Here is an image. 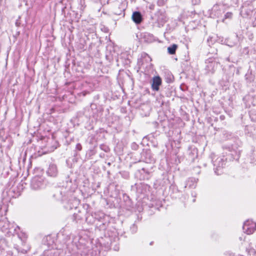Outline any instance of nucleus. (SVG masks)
I'll list each match as a JSON object with an SVG mask.
<instances>
[{
  "instance_id": "f257e3e1",
  "label": "nucleus",
  "mask_w": 256,
  "mask_h": 256,
  "mask_svg": "<svg viewBox=\"0 0 256 256\" xmlns=\"http://www.w3.org/2000/svg\"><path fill=\"white\" fill-rule=\"evenodd\" d=\"M242 142L238 139L236 140L233 144L230 145H225L223 148L225 149L226 152L223 154H226V157L228 160H236L238 161L240 156L242 152Z\"/></svg>"
},
{
  "instance_id": "f03ea898",
  "label": "nucleus",
  "mask_w": 256,
  "mask_h": 256,
  "mask_svg": "<svg viewBox=\"0 0 256 256\" xmlns=\"http://www.w3.org/2000/svg\"><path fill=\"white\" fill-rule=\"evenodd\" d=\"M212 162L214 166V171L216 174L220 175L222 173V168L226 164V162L228 160V158L224 155L222 156L218 157L215 160L214 158L212 159Z\"/></svg>"
},
{
  "instance_id": "7ed1b4c3",
  "label": "nucleus",
  "mask_w": 256,
  "mask_h": 256,
  "mask_svg": "<svg viewBox=\"0 0 256 256\" xmlns=\"http://www.w3.org/2000/svg\"><path fill=\"white\" fill-rule=\"evenodd\" d=\"M206 64L204 68L206 74H213L218 68L220 63L216 61L214 58H210L206 60Z\"/></svg>"
},
{
  "instance_id": "20e7f679",
  "label": "nucleus",
  "mask_w": 256,
  "mask_h": 256,
  "mask_svg": "<svg viewBox=\"0 0 256 256\" xmlns=\"http://www.w3.org/2000/svg\"><path fill=\"white\" fill-rule=\"evenodd\" d=\"M140 155L139 162H143L147 164H150L155 162V159L150 149H142Z\"/></svg>"
},
{
  "instance_id": "39448f33",
  "label": "nucleus",
  "mask_w": 256,
  "mask_h": 256,
  "mask_svg": "<svg viewBox=\"0 0 256 256\" xmlns=\"http://www.w3.org/2000/svg\"><path fill=\"white\" fill-rule=\"evenodd\" d=\"M131 187V190L136 192H148L151 190V188L149 185L142 182L136 183Z\"/></svg>"
},
{
  "instance_id": "423d86ee",
  "label": "nucleus",
  "mask_w": 256,
  "mask_h": 256,
  "mask_svg": "<svg viewBox=\"0 0 256 256\" xmlns=\"http://www.w3.org/2000/svg\"><path fill=\"white\" fill-rule=\"evenodd\" d=\"M136 176L140 180H148L151 176V172L143 168L137 170Z\"/></svg>"
},
{
  "instance_id": "0eeeda50",
  "label": "nucleus",
  "mask_w": 256,
  "mask_h": 256,
  "mask_svg": "<svg viewBox=\"0 0 256 256\" xmlns=\"http://www.w3.org/2000/svg\"><path fill=\"white\" fill-rule=\"evenodd\" d=\"M256 228V223L251 220H248L246 222L243 226L244 231L248 234L253 233Z\"/></svg>"
},
{
  "instance_id": "6e6552de",
  "label": "nucleus",
  "mask_w": 256,
  "mask_h": 256,
  "mask_svg": "<svg viewBox=\"0 0 256 256\" xmlns=\"http://www.w3.org/2000/svg\"><path fill=\"white\" fill-rule=\"evenodd\" d=\"M46 172L48 176L52 178L56 177L58 173L57 166L54 163H50Z\"/></svg>"
},
{
  "instance_id": "1a4fd4ad",
  "label": "nucleus",
  "mask_w": 256,
  "mask_h": 256,
  "mask_svg": "<svg viewBox=\"0 0 256 256\" xmlns=\"http://www.w3.org/2000/svg\"><path fill=\"white\" fill-rule=\"evenodd\" d=\"M125 6L122 2H118L113 8V13L115 15L124 17L125 15Z\"/></svg>"
},
{
  "instance_id": "9d476101",
  "label": "nucleus",
  "mask_w": 256,
  "mask_h": 256,
  "mask_svg": "<svg viewBox=\"0 0 256 256\" xmlns=\"http://www.w3.org/2000/svg\"><path fill=\"white\" fill-rule=\"evenodd\" d=\"M42 178L38 176L34 178L30 184V186L33 190H38L43 186V184L42 182Z\"/></svg>"
},
{
  "instance_id": "9b49d317",
  "label": "nucleus",
  "mask_w": 256,
  "mask_h": 256,
  "mask_svg": "<svg viewBox=\"0 0 256 256\" xmlns=\"http://www.w3.org/2000/svg\"><path fill=\"white\" fill-rule=\"evenodd\" d=\"M222 12L220 10V6L218 4H214L210 12V16L213 18H220L222 16Z\"/></svg>"
},
{
  "instance_id": "f8f14e48",
  "label": "nucleus",
  "mask_w": 256,
  "mask_h": 256,
  "mask_svg": "<svg viewBox=\"0 0 256 256\" xmlns=\"http://www.w3.org/2000/svg\"><path fill=\"white\" fill-rule=\"evenodd\" d=\"M162 84V80L158 76H154L152 79V88L154 91H158Z\"/></svg>"
},
{
  "instance_id": "ddd939ff",
  "label": "nucleus",
  "mask_w": 256,
  "mask_h": 256,
  "mask_svg": "<svg viewBox=\"0 0 256 256\" xmlns=\"http://www.w3.org/2000/svg\"><path fill=\"white\" fill-rule=\"evenodd\" d=\"M198 179L195 178H190L186 182L185 184V188L187 190H192L195 188L196 186V184Z\"/></svg>"
},
{
  "instance_id": "4468645a",
  "label": "nucleus",
  "mask_w": 256,
  "mask_h": 256,
  "mask_svg": "<svg viewBox=\"0 0 256 256\" xmlns=\"http://www.w3.org/2000/svg\"><path fill=\"white\" fill-rule=\"evenodd\" d=\"M132 18L133 22L136 24H140L143 20L142 16L139 11L134 12L132 16Z\"/></svg>"
},
{
  "instance_id": "2eb2a0df",
  "label": "nucleus",
  "mask_w": 256,
  "mask_h": 256,
  "mask_svg": "<svg viewBox=\"0 0 256 256\" xmlns=\"http://www.w3.org/2000/svg\"><path fill=\"white\" fill-rule=\"evenodd\" d=\"M66 178V185L64 184L62 186V187H64L66 190V192H74V190L71 189L72 186V180L70 178V176L66 174L65 176Z\"/></svg>"
},
{
  "instance_id": "dca6fc26",
  "label": "nucleus",
  "mask_w": 256,
  "mask_h": 256,
  "mask_svg": "<svg viewBox=\"0 0 256 256\" xmlns=\"http://www.w3.org/2000/svg\"><path fill=\"white\" fill-rule=\"evenodd\" d=\"M188 154V158L189 160L194 162L198 156V150L196 148H190Z\"/></svg>"
},
{
  "instance_id": "f3484780",
  "label": "nucleus",
  "mask_w": 256,
  "mask_h": 256,
  "mask_svg": "<svg viewBox=\"0 0 256 256\" xmlns=\"http://www.w3.org/2000/svg\"><path fill=\"white\" fill-rule=\"evenodd\" d=\"M82 90L80 92H78V94L80 96H85L86 95L90 94L91 92L90 88H86L88 86V84L87 82H85L82 83Z\"/></svg>"
},
{
  "instance_id": "a211bd4d",
  "label": "nucleus",
  "mask_w": 256,
  "mask_h": 256,
  "mask_svg": "<svg viewBox=\"0 0 256 256\" xmlns=\"http://www.w3.org/2000/svg\"><path fill=\"white\" fill-rule=\"evenodd\" d=\"M164 182H162L160 180H156L154 184V188L158 191L162 190L164 192L165 190L164 188Z\"/></svg>"
},
{
  "instance_id": "6ab92c4d",
  "label": "nucleus",
  "mask_w": 256,
  "mask_h": 256,
  "mask_svg": "<svg viewBox=\"0 0 256 256\" xmlns=\"http://www.w3.org/2000/svg\"><path fill=\"white\" fill-rule=\"evenodd\" d=\"M155 16H156V20L158 22H164L166 21V18L164 15V12L160 10H158L155 14Z\"/></svg>"
},
{
  "instance_id": "aec40b11",
  "label": "nucleus",
  "mask_w": 256,
  "mask_h": 256,
  "mask_svg": "<svg viewBox=\"0 0 256 256\" xmlns=\"http://www.w3.org/2000/svg\"><path fill=\"white\" fill-rule=\"evenodd\" d=\"M254 128L252 126H246L244 127V134L246 136L250 137H252L254 135Z\"/></svg>"
},
{
  "instance_id": "412c9836",
  "label": "nucleus",
  "mask_w": 256,
  "mask_h": 256,
  "mask_svg": "<svg viewBox=\"0 0 256 256\" xmlns=\"http://www.w3.org/2000/svg\"><path fill=\"white\" fill-rule=\"evenodd\" d=\"M244 77L247 84L252 83L254 80V76L252 74V70H248Z\"/></svg>"
},
{
  "instance_id": "4be33fe9",
  "label": "nucleus",
  "mask_w": 256,
  "mask_h": 256,
  "mask_svg": "<svg viewBox=\"0 0 256 256\" xmlns=\"http://www.w3.org/2000/svg\"><path fill=\"white\" fill-rule=\"evenodd\" d=\"M154 36L150 33H144L143 35V38L144 42H152L154 40Z\"/></svg>"
},
{
  "instance_id": "5701e85b",
  "label": "nucleus",
  "mask_w": 256,
  "mask_h": 256,
  "mask_svg": "<svg viewBox=\"0 0 256 256\" xmlns=\"http://www.w3.org/2000/svg\"><path fill=\"white\" fill-rule=\"evenodd\" d=\"M178 48L176 44H172L168 48V52L170 54H174Z\"/></svg>"
},
{
  "instance_id": "b1692460",
  "label": "nucleus",
  "mask_w": 256,
  "mask_h": 256,
  "mask_svg": "<svg viewBox=\"0 0 256 256\" xmlns=\"http://www.w3.org/2000/svg\"><path fill=\"white\" fill-rule=\"evenodd\" d=\"M148 58V60H151V58H150V56H148V54L146 53H144L142 54V58L138 59V63L139 66H142L144 64V58Z\"/></svg>"
},
{
  "instance_id": "393cba45",
  "label": "nucleus",
  "mask_w": 256,
  "mask_h": 256,
  "mask_svg": "<svg viewBox=\"0 0 256 256\" xmlns=\"http://www.w3.org/2000/svg\"><path fill=\"white\" fill-rule=\"evenodd\" d=\"M250 118L252 122H256V110L252 109L249 112Z\"/></svg>"
},
{
  "instance_id": "a878e982",
  "label": "nucleus",
  "mask_w": 256,
  "mask_h": 256,
  "mask_svg": "<svg viewBox=\"0 0 256 256\" xmlns=\"http://www.w3.org/2000/svg\"><path fill=\"white\" fill-rule=\"evenodd\" d=\"M82 146L80 143L76 144L74 150V156H79L80 154L78 152L82 150Z\"/></svg>"
},
{
  "instance_id": "bb28decb",
  "label": "nucleus",
  "mask_w": 256,
  "mask_h": 256,
  "mask_svg": "<svg viewBox=\"0 0 256 256\" xmlns=\"http://www.w3.org/2000/svg\"><path fill=\"white\" fill-rule=\"evenodd\" d=\"M85 8V0H78V8L80 9V12H83Z\"/></svg>"
},
{
  "instance_id": "cd10ccee",
  "label": "nucleus",
  "mask_w": 256,
  "mask_h": 256,
  "mask_svg": "<svg viewBox=\"0 0 256 256\" xmlns=\"http://www.w3.org/2000/svg\"><path fill=\"white\" fill-rule=\"evenodd\" d=\"M216 42V38L212 36H209L207 40V42L210 46L212 45H214Z\"/></svg>"
},
{
  "instance_id": "c85d7f7f",
  "label": "nucleus",
  "mask_w": 256,
  "mask_h": 256,
  "mask_svg": "<svg viewBox=\"0 0 256 256\" xmlns=\"http://www.w3.org/2000/svg\"><path fill=\"white\" fill-rule=\"evenodd\" d=\"M120 174L122 178H124L126 180H128L130 178V174L127 171L120 172Z\"/></svg>"
},
{
  "instance_id": "c756f323",
  "label": "nucleus",
  "mask_w": 256,
  "mask_h": 256,
  "mask_svg": "<svg viewBox=\"0 0 256 256\" xmlns=\"http://www.w3.org/2000/svg\"><path fill=\"white\" fill-rule=\"evenodd\" d=\"M200 167L198 166L194 167L192 170V172L193 174H198L200 173Z\"/></svg>"
},
{
  "instance_id": "7c9ffc66",
  "label": "nucleus",
  "mask_w": 256,
  "mask_h": 256,
  "mask_svg": "<svg viewBox=\"0 0 256 256\" xmlns=\"http://www.w3.org/2000/svg\"><path fill=\"white\" fill-rule=\"evenodd\" d=\"M216 42H218L219 44H226L230 46H232V44H228L226 42V40H224V38H218V36H216Z\"/></svg>"
},
{
  "instance_id": "2f4dec72",
  "label": "nucleus",
  "mask_w": 256,
  "mask_h": 256,
  "mask_svg": "<svg viewBox=\"0 0 256 256\" xmlns=\"http://www.w3.org/2000/svg\"><path fill=\"white\" fill-rule=\"evenodd\" d=\"M250 55H256V43L254 44L250 49Z\"/></svg>"
},
{
  "instance_id": "473e14b6",
  "label": "nucleus",
  "mask_w": 256,
  "mask_h": 256,
  "mask_svg": "<svg viewBox=\"0 0 256 256\" xmlns=\"http://www.w3.org/2000/svg\"><path fill=\"white\" fill-rule=\"evenodd\" d=\"M147 110L146 113L144 114V116H148L149 114H150V107L148 106H146V105H144L143 106H142L141 110Z\"/></svg>"
},
{
  "instance_id": "72a5a7b5",
  "label": "nucleus",
  "mask_w": 256,
  "mask_h": 256,
  "mask_svg": "<svg viewBox=\"0 0 256 256\" xmlns=\"http://www.w3.org/2000/svg\"><path fill=\"white\" fill-rule=\"evenodd\" d=\"M130 148L133 150H137L139 148V145L136 142H132L130 144Z\"/></svg>"
},
{
  "instance_id": "f704fd0d",
  "label": "nucleus",
  "mask_w": 256,
  "mask_h": 256,
  "mask_svg": "<svg viewBox=\"0 0 256 256\" xmlns=\"http://www.w3.org/2000/svg\"><path fill=\"white\" fill-rule=\"evenodd\" d=\"M210 49L209 50V52H208V53L209 54H217V52H218V50L215 47H212L211 46H210Z\"/></svg>"
},
{
  "instance_id": "c9c22d12",
  "label": "nucleus",
  "mask_w": 256,
  "mask_h": 256,
  "mask_svg": "<svg viewBox=\"0 0 256 256\" xmlns=\"http://www.w3.org/2000/svg\"><path fill=\"white\" fill-rule=\"evenodd\" d=\"M156 4L158 6H162L166 4V1L164 0H158Z\"/></svg>"
},
{
  "instance_id": "e433bc0d",
  "label": "nucleus",
  "mask_w": 256,
  "mask_h": 256,
  "mask_svg": "<svg viewBox=\"0 0 256 256\" xmlns=\"http://www.w3.org/2000/svg\"><path fill=\"white\" fill-rule=\"evenodd\" d=\"M96 154V151L94 150V148L90 150H88V154L89 156H94Z\"/></svg>"
},
{
  "instance_id": "4c0bfd02",
  "label": "nucleus",
  "mask_w": 256,
  "mask_h": 256,
  "mask_svg": "<svg viewBox=\"0 0 256 256\" xmlns=\"http://www.w3.org/2000/svg\"><path fill=\"white\" fill-rule=\"evenodd\" d=\"M233 14L232 12H228L224 14V18L231 19L232 17Z\"/></svg>"
},
{
  "instance_id": "58836bf2",
  "label": "nucleus",
  "mask_w": 256,
  "mask_h": 256,
  "mask_svg": "<svg viewBox=\"0 0 256 256\" xmlns=\"http://www.w3.org/2000/svg\"><path fill=\"white\" fill-rule=\"evenodd\" d=\"M180 89L182 90L184 92V91H186V90H188V86L186 84H182L180 86Z\"/></svg>"
},
{
  "instance_id": "ea45409f",
  "label": "nucleus",
  "mask_w": 256,
  "mask_h": 256,
  "mask_svg": "<svg viewBox=\"0 0 256 256\" xmlns=\"http://www.w3.org/2000/svg\"><path fill=\"white\" fill-rule=\"evenodd\" d=\"M100 148L101 150H103L104 151L106 152H108L109 150L108 147L104 144H101L100 146Z\"/></svg>"
},
{
  "instance_id": "a19ab883",
  "label": "nucleus",
  "mask_w": 256,
  "mask_h": 256,
  "mask_svg": "<svg viewBox=\"0 0 256 256\" xmlns=\"http://www.w3.org/2000/svg\"><path fill=\"white\" fill-rule=\"evenodd\" d=\"M242 52L246 55H250V50L248 49V47L244 48L242 50Z\"/></svg>"
},
{
  "instance_id": "79ce46f5",
  "label": "nucleus",
  "mask_w": 256,
  "mask_h": 256,
  "mask_svg": "<svg viewBox=\"0 0 256 256\" xmlns=\"http://www.w3.org/2000/svg\"><path fill=\"white\" fill-rule=\"evenodd\" d=\"M223 134L224 135V136H226L224 137V138L226 139L229 138V137L231 136H232L231 134H230V133H228V132H227L226 131H224L223 132Z\"/></svg>"
},
{
  "instance_id": "37998d69",
  "label": "nucleus",
  "mask_w": 256,
  "mask_h": 256,
  "mask_svg": "<svg viewBox=\"0 0 256 256\" xmlns=\"http://www.w3.org/2000/svg\"><path fill=\"white\" fill-rule=\"evenodd\" d=\"M106 58L110 62L113 60L112 57L110 54H106Z\"/></svg>"
},
{
  "instance_id": "c03bdc74",
  "label": "nucleus",
  "mask_w": 256,
  "mask_h": 256,
  "mask_svg": "<svg viewBox=\"0 0 256 256\" xmlns=\"http://www.w3.org/2000/svg\"><path fill=\"white\" fill-rule=\"evenodd\" d=\"M192 2L193 5L198 4L200 2V0H192Z\"/></svg>"
},
{
  "instance_id": "a18cd8bd",
  "label": "nucleus",
  "mask_w": 256,
  "mask_h": 256,
  "mask_svg": "<svg viewBox=\"0 0 256 256\" xmlns=\"http://www.w3.org/2000/svg\"><path fill=\"white\" fill-rule=\"evenodd\" d=\"M20 18V17H19L18 19L16 20V23H15L16 26L18 27L20 26L21 24L19 20Z\"/></svg>"
},
{
  "instance_id": "49530a36",
  "label": "nucleus",
  "mask_w": 256,
  "mask_h": 256,
  "mask_svg": "<svg viewBox=\"0 0 256 256\" xmlns=\"http://www.w3.org/2000/svg\"><path fill=\"white\" fill-rule=\"evenodd\" d=\"M173 80H174V76H170V78L167 80L166 82H171L173 81Z\"/></svg>"
},
{
  "instance_id": "de8ad7c7",
  "label": "nucleus",
  "mask_w": 256,
  "mask_h": 256,
  "mask_svg": "<svg viewBox=\"0 0 256 256\" xmlns=\"http://www.w3.org/2000/svg\"><path fill=\"white\" fill-rule=\"evenodd\" d=\"M20 34V32L17 31L16 32V33L14 34V36L15 38H16L17 37H18Z\"/></svg>"
},
{
  "instance_id": "09e8293b",
  "label": "nucleus",
  "mask_w": 256,
  "mask_h": 256,
  "mask_svg": "<svg viewBox=\"0 0 256 256\" xmlns=\"http://www.w3.org/2000/svg\"><path fill=\"white\" fill-rule=\"evenodd\" d=\"M154 4H150V6H149V8L151 10H154Z\"/></svg>"
},
{
  "instance_id": "8fccbe9b",
  "label": "nucleus",
  "mask_w": 256,
  "mask_h": 256,
  "mask_svg": "<svg viewBox=\"0 0 256 256\" xmlns=\"http://www.w3.org/2000/svg\"><path fill=\"white\" fill-rule=\"evenodd\" d=\"M86 128H88V130H92L94 128V126L92 125L91 124H90L89 126H88Z\"/></svg>"
},
{
  "instance_id": "3c124183",
  "label": "nucleus",
  "mask_w": 256,
  "mask_h": 256,
  "mask_svg": "<svg viewBox=\"0 0 256 256\" xmlns=\"http://www.w3.org/2000/svg\"><path fill=\"white\" fill-rule=\"evenodd\" d=\"M96 105L94 104H90V108L92 110L96 108Z\"/></svg>"
},
{
  "instance_id": "603ef678",
  "label": "nucleus",
  "mask_w": 256,
  "mask_h": 256,
  "mask_svg": "<svg viewBox=\"0 0 256 256\" xmlns=\"http://www.w3.org/2000/svg\"><path fill=\"white\" fill-rule=\"evenodd\" d=\"M66 8V6H64V7L62 8V14H64L65 13L64 10H65Z\"/></svg>"
},
{
  "instance_id": "864d4df0",
  "label": "nucleus",
  "mask_w": 256,
  "mask_h": 256,
  "mask_svg": "<svg viewBox=\"0 0 256 256\" xmlns=\"http://www.w3.org/2000/svg\"><path fill=\"white\" fill-rule=\"evenodd\" d=\"M175 187H176L175 186L172 185L170 186V188L172 189V191H174Z\"/></svg>"
},
{
  "instance_id": "5fc2aeb1",
  "label": "nucleus",
  "mask_w": 256,
  "mask_h": 256,
  "mask_svg": "<svg viewBox=\"0 0 256 256\" xmlns=\"http://www.w3.org/2000/svg\"><path fill=\"white\" fill-rule=\"evenodd\" d=\"M162 176H164V178H163V179H164V178H165L166 177V172H164V173L162 174Z\"/></svg>"
},
{
  "instance_id": "6e6d98bb",
  "label": "nucleus",
  "mask_w": 256,
  "mask_h": 256,
  "mask_svg": "<svg viewBox=\"0 0 256 256\" xmlns=\"http://www.w3.org/2000/svg\"><path fill=\"white\" fill-rule=\"evenodd\" d=\"M108 28H104V32H108Z\"/></svg>"
},
{
  "instance_id": "4d7b16f0",
  "label": "nucleus",
  "mask_w": 256,
  "mask_h": 256,
  "mask_svg": "<svg viewBox=\"0 0 256 256\" xmlns=\"http://www.w3.org/2000/svg\"><path fill=\"white\" fill-rule=\"evenodd\" d=\"M148 138V136H146L143 138V140H147Z\"/></svg>"
},
{
  "instance_id": "13d9d810",
  "label": "nucleus",
  "mask_w": 256,
  "mask_h": 256,
  "mask_svg": "<svg viewBox=\"0 0 256 256\" xmlns=\"http://www.w3.org/2000/svg\"><path fill=\"white\" fill-rule=\"evenodd\" d=\"M226 60L228 61V62H230V58H226Z\"/></svg>"
},
{
  "instance_id": "bf43d9fd",
  "label": "nucleus",
  "mask_w": 256,
  "mask_h": 256,
  "mask_svg": "<svg viewBox=\"0 0 256 256\" xmlns=\"http://www.w3.org/2000/svg\"><path fill=\"white\" fill-rule=\"evenodd\" d=\"M66 144H67V145H68V144H69V143H68V140H66Z\"/></svg>"
},
{
  "instance_id": "052dcab7",
  "label": "nucleus",
  "mask_w": 256,
  "mask_h": 256,
  "mask_svg": "<svg viewBox=\"0 0 256 256\" xmlns=\"http://www.w3.org/2000/svg\"><path fill=\"white\" fill-rule=\"evenodd\" d=\"M154 146H157V144H154Z\"/></svg>"
},
{
  "instance_id": "680f3d73",
  "label": "nucleus",
  "mask_w": 256,
  "mask_h": 256,
  "mask_svg": "<svg viewBox=\"0 0 256 256\" xmlns=\"http://www.w3.org/2000/svg\"><path fill=\"white\" fill-rule=\"evenodd\" d=\"M114 186V184H111V185L110 186V188L111 186Z\"/></svg>"
},
{
  "instance_id": "e2e57ef3",
  "label": "nucleus",
  "mask_w": 256,
  "mask_h": 256,
  "mask_svg": "<svg viewBox=\"0 0 256 256\" xmlns=\"http://www.w3.org/2000/svg\"><path fill=\"white\" fill-rule=\"evenodd\" d=\"M108 174H110V172H109V171H108Z\"/></svg>"
}]
</instances>
